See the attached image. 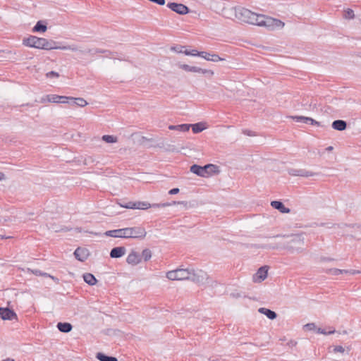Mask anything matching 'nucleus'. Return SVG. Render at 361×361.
Wrapping results in <instances>:
<instances>
[{"mask_svg":"<svg viewBox=\"0 0 361 361\" xmlns=\"http://www.w3.org/2000/svg\"><path fill=\"white\" fill-rule=\"evenodd\" d=\"M308 123H310L311 125H314L317 126H323L320 122L315 121L314 119L308 117Z\"/></svg>","mask_w":361,"mask_h":361,"instance_id":"44","label":"nucleus"},{"mask_svg":"<svg viewBox=\"0 0 361 361\" xmlns=\"http://www.w3.org/2000/svg\"><path fill=\"white\" fill-rule=\"evenodd\" d=\"M47 78H51V77L59 78V74L57 72L51 71L47 73Z\"/></svg>","mask_w":361,"mask_h":361,"instance_id":"45","label":"nucleus"},{"mask_svg":"<svg viewBox=\"0 0 361 361\" xmlns=\"http://www.w3.org/2000/svg\"><path fill=\"white\" fill-rule=\"evenodd\" d=\"M94 50L95 49H87L84 51H85V54H94Z\"/></svg>","mask_w":361,"mask_h":361,"instance_id":"50","label":"nucleus"},{"mask_svg":"<svg viewBox=\"0 0 361 361\" xmlns=\"http://www.w3.org/2000/svg\"><path fill=\"white\" fill-rule=\"evenodd\" d=\"M331 127L336 130L343 131L347 128V122L343 120H335L333 121Z\"/></svg>","mask_w":361,"mask_h":361,"instance_id":"22","label":"nucleus"},{"mask_svg":"<svg viewBox=\"0 0 361 361\" xmlns=\"http://www.w3.org/2000/svg\"><path fill=\"white\" fill-rule=\"evenodd\" d=\"M32 106L33 105L32 104H30V103H27V104H23L22 105H20V106Z\"/></svg>","mask_w":361,"mask_h":361,"instance_id":"52","label":"nucleus"},{"mask_svg":"<svg viewBox=\"0 0 361 361\" xmlns=\"http://www.w3.org/2000/svg\"><path fill=\"white\" fill-rule=\"evenodd\" d=\"M126 249L123 246L115 247L111 249L110 252V257L111 258H120L126 253Z\"/></svg>","mask_w":361,"mask_h":361,"instance_id":"20","label":"nucleus"},{"mask_svg":"<svg viewBox=\"0 0 361 361\" xmlns=\"http://www.w3.org/2000/svg\"><path fill=\"white\" fill-rule=\"evenodd\" d=\"M73 254L78 260L84 262L87 259L89 255V252L87 249L79 247L75 250Z\"/></svg>","mask_w":361,"mask_h":361,"instance_id":"14","label":"nucleus"},{"mask_svg":"<svg viewBox=\"0 0 361 361\" xmlns=\"http://www.w3.org/2000/svg\"><path fill=\"white\" fill-rule=\"evenodd\" d=\"M4 361H15V360H12V359H6V360H4Z\"/></svg>","mask_w":361,"mask_h":361,"instance_id":"56","label":"nucleus"},{"mask_svg":"<svg viewBox=\"0 0 361 361\" xmlns=\"http://www.w3.org/2000/svg\"><path fill=\"white\" fill-rule=\"evenodd\" d=\"M166 277L169 280H172V281L177 280V281H178L176 269L173 270V271H168L167 274H166Z\"/></svg>","mask_w":361,"mask_h":361,"instance_id":"38","label":"nucleus"},{"mask_svg":"<svg viewBox=\"0 0 361 361\" xmlns=\"http://www.w3.org/2000/svg\"><path fill=\"white\" fill-rule=\"evenodd\" d=\"M192 128V130L194 133H201L205 128L202 123H197L195 124H190Z\"/></svg>","mask_w":361,"mask_h":361,"instance_id":"32","label":"nucleus"},{"mask_svg":"<svg viewBox=\"0 0 361 361\" xmlns=\"http://www.w3.org/2000/svg\"><path fill=\"white\" fill-rule=\"evenodd\" d=\"M167 7L180 15H185L190 12V8L183 4L169 2L167 4Z\"/></svg>","mask_w":361,"mask_h":361,"instance_id":"10","label":"nucleus"},{"mask_svg":"<svg viewBox=\"0 0 361 361\" xmlns=\"http://www.w3.org/2000/svg\"><path fill=\"white\" fill-rule=\"evenodd\" d=\"M55 49H61V50H71L72 51H79L81 54H85V51L81 49L78 46L75 44L71 45H61V43L59 42H56V47Z\"/></svg>","mask_w":361,"mask_h":361,"instance_id":"15","label":"nucleus"},{"mask_svg":"<svg viewBox=\"0 0 361 361\" xmlns=\"http://www.w3.org/2000/svg\"><path fill=\"white\" fill-rule=\"evenodd\" d=\"M56 326L59 331L63 333H68L73 329L72 324L68 322H59Z\"/></svg>","mask_w":361,"mask_h":361,"instance_id":"26","label":"nucleus"},{"mask_svg":"<svg viewBox=\"0 0 361 361\" xmlns=\"http://www.w3.org/2000/svg\"><path fill=\"white\" fill-rule=\"evenodd\" d=\"M346 272H344L343 274H350L352 275L356 274H361V271L360 270H354V269H344Z\"/></svg>","mask_w":361,"mask_h":361,"instance_id":"46","label":"nucleus"},{"mask_svg":"<svg viewBox=\"0 0 361 361\" xmlns=\"http://www.w3.org/2000/svg\"><path fill=\"white\" fill-rule=\"evenodd\" d=\"M333 149V147L330 146L327 148V150H331Z\"/></svg>","mask_w":361,"mask_h":361,"instance_id":"57","label":"nucleus"},{"mask_svg":"<svg viewBox=\"0 0 361 361\" xmlns=\"http://www.w3.org/2000/svg\"><path fill=\"white\" fill-rule=\"evenodd\" d=\"M178 281L188 280L190 277V269H176Z\"/></svg>","mask_w":361,"mask_h":361,"instance_id":"23","label":"nucleus"},{"mask_svg":"<svg viewBox=\"0 0 361 361\" xmlns=\"http://www.w3.org/2000/svg\"><path fill=\"white\" fill-rule=\"evenodd\" d=\"M271 206L275 209L279 210L280 212L283 214H288L290 212V209L288 207H286L284 204L278 200H274L271 202Z\"/></svg>","mask_w":361,"mask_h":361,"instance_id":"18","label":"nucleus"},{"mask_svg":"<svg viewBox=\"0 0 361 361\" xmlns=\"http://www.w3.org/2000/svg\"><path fill=\"white\" fill-rule=\"evenodd\" d=\"M303 329L305 331H314L317 334H323L324 336H328L330 334H336V336H339L341 335H346L348 333L346 331H343L342 332L336 331L334 327L329 326L325 328L317 327L314 323H308L303 326Z\"/></svg>","mask_w":361,"mask_h":361,"instance_id":"5","label":"nucleus"},{"mask_svg":"<svg viewBox=\"0 0 361 361\" xmlns=\"http://www.w3.org/2000/svg\"><path fill=\"white\" fill-rule=\"evenodd\" d=\"M263 21L265 23V25H263L262 26H264V27H270L272 25L279 27V26L284 25V23H283L280 20L272 18L267 17L265 16H264V19H263Z\"/></svg>","mask_w":361,"mask_h":361,"instance_id":"19","label":"nucleus"},{"mask_svg":"<svg viewBox=\"0 0 361 361\" xmlns=\"http://www.w3.org/2000/svg\"><path fill=\"white\" fill-rule=\"evenodd\" d=\"M70 101H71L73 104L80 106V107H84L86 105H87V102L83 98H81V97H78V98L73 97V99H70Z\"/></svg>","mask_w":361,"mask_h":361,"instance_id":"33","label":"nucleus"},{"mask_svg":"<svg viewBox=\"0 0 361 361\" xmlns=\"http://www.w3.org/2000/svg\"><path fill=\"white\" fill-rule=\"evenodd\" d=\"M70 99H73L72 97L59 96L57 94H48L46 96V99L42 98V102H49L57 104H68Z\"/></svg>","mask_w":361,"mask_h":361,"instance_id":"7","label":"nucleus"},{"mask_svg":"<svg viewBox=\"0 0 361 361\" xmlns=\"http://www.w3.org/2000/svg\"><path fill=\"white\" fill-rule=\"evenodd\" d=\"M4 174L0 171V180H1L2 179H4Z\"/></svg>","mask_w":361,"mask_h":361,"instance_id":"55","label":"nucleus"},{"mask_svg":"<svg viewBox=\"0 0 361 361\" xmlns=\"http://www.w3.org/2000/svg\"><path fill=\"white\" fill-rule=\"evenodd\" d=\"M200 56L204 58L207 61L213 62H217L224 60V59L221 58L218 54H210L207 51H200Z\"/></svg>","mask_w":361,"mask_h":361,"instance_id":"17","label":"nucleus"},{"mask_svg":"<svg viewBox=\"0 0 361 361\" xmlns=\"http://www.w3.org/2000/svg\"><path fill=\"white\" fill-rule=\"evenodd\" d=\"M178 192H179V189L178 188H172L169 191V194H170V195H176V194H178Z\"/></svg>","mask_w":361,"mask_h":361,"instance_id":"47","label":"nucleus"},{"mask_svg":"<svg viewBox=\"0 0 361 361\" xmlns=\"http://www.w3.org/2000/svg\"><path fill=\"white\" fill-rule=\"evenodd\" d=\"M268 266H262L258 269L257 271L253 275V281L254 282H262L267 277L268 274Z\"/></svg>","mask_w":361,"mask_h":361,"instance_id":"11","label":"nucleus"},{"mask_svg":"<svg viewBox=\"0 0 361 361\" xmlns=\"http://www.w3.org/2000/svg\"><path fill=\"white\" fill-rule=\"evenodd\" d=\"M0 318L3 320H13L17 319L16 313L8 307H0Z\"/></svg>","mask_w":361,"mask_h":361,"instance_id":"12","label":"nucleus"},{"mask_svg":"<svg viewBox=\"0 0 361 361\" xmlns=\"http://www.w3.org/2000/svg\"><path fill=\"white\" fill-rule=\"evenodd\" d=\"M190 171L201 177H208L219 172V166L212 164H208L204 166L193 164L190 166Z\"/></svg>","mask_w":361,"mask_h":361,"instance_id":"4","label":"nucleus"},{"mask_svg":"<svg viewBox=\"0 0 361 361\" xmlns=\"http://www.w3.org/2000/svg\"><path fill=\"white\" fill-rule=\"evenodd\" d=\"M32 272L35 276H44V277H49L54 281H56V282L59 281V279L56 277L51 276L49 274H47L46 272H43L39 269H33V270H32Z\"/></svg>","mask_w":361,"mask_h":361,"instance_id":"31","label":"nucleus"},{"mask_svg":"<svg viewBox=\"0 0 361 361\" xmlns=\"http://www.w3.org/2000/svg\"><path fill=\"white\" fill-rule=\"evenodd\" d=\"M281 235H276L275 236H274V238H277V237H280Z\"/></svg>","mask_w":361,"mask_h":361,"instance_id":"58","label":"nucleus"},{"mask_svg":"<svg viewBox=\"0 0 361 361\" xmlns=\"http://www.w3.org/2000/svg\"><path fill=\"white\" fill-rule=\"evenodd\" d=\"M243 133L249 135V136H254L255 135V133L253 131L249 130H244Z\"/></svg>","mask_w":361,"mask_h":361,"instance_id":"48","label":"nucleus"},{"mask_svg":"<svg viewBox=\"0 0 361 361\" xmlns=\"http://www.w3.org/2000/svg\"><path fill=\"white\" fill-rule=\"evenodd\" d=\"M185 47L183 46H176V47H172L171 48V50L175 51L177 53H183L184 50L183 49Z\"/></svg>","mask_w":361,"mask_h":361,"instance_id":"42","label":"nucleus"},{"mask_svg":"<svg viewBox=\"0 0 361 361\" xmlns=\"http://www.w3.org/2000/svg\"><path fill=\"white\" fill-rule=\"evenodd\" d=\"M126 262L129 264L137 265L141 262L140 254L133 250L127 257Z\"/></svg>","mask_w":361,"mask_h":361,"instance_id":"16","label":"nucleus"},{"mask_svg":"<svg viewBox=\"0 0 361 361\" xmlns=\"http://www.w3.org/2000/svg\"><path fill=\"white\" fill-rule=\"evenodd\" d=\"M171 204L169 202L165 203H159V204H151V207L153 208H160V207H166L170 206Z\"/></svg>","mask_w":361,"mask_h":361,"instance_id":"41","label":"nucleus"},{"mask_svg":"<svg viewBox=\"0 0 361 361\" xmlns=\"http://www.w3.org/2000/svg\"><path fill=\"white\" fill-rule=\"evenodd\" d=\"M23 44L25 47L38 49L51 50L56 47V42L53 39H47L35 35H30L23 39Z\"/></svg>","mask_w":361,"mask_h":361,"instance_id":"3","label":"nucleus"},{"mask_svg":"<svg viewBox=\"0 0 361 361\" xmlns=\"http://www.w3.org/2000/svg\"><path fill=\"white\" fill-rule=\"evenodd\" d=\"M344 272H346L344 269H340L337 268L329 269L326 271V274L334 276H338L339 274H343Z\"/></svg>","mask_w":361,"mask_h":361,"instance_id":"34","label":"nucleus"},{"mask_svg":"<svg viewBox=\"0 0 361 361\" xmlns=\"http://www.w3.org/2000/svg\"><path fill=\"white\" fill-rule=\"evenodd\" d=\"M96 357L99 361H118L116 357L108 356L102 353H97Z\"/></svg>","mask_w":361,"mask_h":361,"instance_id":"30","label":"nucleus"},{"mask_svg":"<svg viewBox=\"0 0 361 361\" xmlns=\"http://www.w3.org/2000/svg\"><path fill=\"white\" fill-rule=\"evenodd\" d=\"M288 172L289 175L293 176L310 177L317 175L316 173L305 169H290Z\"/></svg>","mask_w":361,"mask_h":361,"instance_id":"13","label":"nucleus"},{"mask_svg":"<svg viewBox=\"0 0 361 361\" xmlns=\"http://www.w3.org/2000/svg\"><path fill=\"white\" fill-rule=\"evenodd\" d=\"M345 17L348 18H354V17H355L354 11L352 9L348 8L345 11Z\"/></svg>","mask_w":361,"mask_h":361,"instance_id":"43","label":"nucleus"},{"mask_svg":"<svg viewBox=\"0 0 361 361\" xmlns=\"http://www.w3.org/2000/svg\"><path fill=\"white\" fill-rule=\"evenodd\" d=\"M83 279L85 283L90 286L95 285L97 283V280L95 276L90 273H85L83 274Z\"/></svg>","mask_w":361,"mask_h":361,"instance_id":"29","label":"nucleus"},{"mask_svg":"<svg viewBox=\"0 0 361 361\" xmlns=\"http://www.w3.org/2000/svg\"><path fill=\"white\" fill-rule=\"evenodd\" d=\"M10 237H7L6 235H0V239H7V238H9Z\"/></svg>","mask_w":361,"mask_h":361,"instance_id":"54","label":"nucleus"},{"mask_svg":"<svg viewBox=\"0 0 361 361\" xmlns=\"http://www.w3.org/2000/svg\"><path fill=\"white\" fill-rule=\"evenodd\" d=\"M334 259L331 257H321V261H322V262H331V261H334Z\"/></svg>","mask_w":361,"mask_h":361,"instance_id":"51","label":"nucleus"},{"mask_svg":"<svg viewBox=\"0 0 361 361\" xmlns=\"http://www.w3.org/2000/svg\"><path fill=\"white\" fill-rule=\"evenodd\" d=\"M113 332H114V335H115V336H117L118 337L123 336V332H121L119 330H113Z\"/></svg>","mask_w":361,"mask_h":361,"instance_id":"49","label":"nucleus"},{"mask_svg":"<svg viewBox=\"0 0 361 361\" xmlns=\"http://www.w3.org/2000/svg\"><path fill=\"white\" fill-rule=\"evenodd\" d=\"M290 118L296 121V122H302L305 123H308V117L303 116H292Z\"/></svg>","mask_w":361,"mask_h":361,"instance_id":"37","label":"nucleus"},{"mask_svg":"<svg viewBox=\"0 0 361 361\" xmlns=\"http://www.w3.org/2000/svg\"><path fill=\"white\" fill-rule=\"evenodd\" d=\"M183 54H185L187 56H200V51H198L196 49H192L191 51H188V50L185 49V50H184Z\"/></svg>","mask_w":361,"mask_h":361,"instance_id":"40","label":"nucleus"},{"mask_svg":"<svg viewBox=\"0 0 361 361\" xmlns=\"http://www.w3.org/2000/svg\"><path fill=\"white\" fill-rule=\"evenodd\" d=\"M257 248H262V249H278L279 247L277 245H271V244H264V245H259L256 246Z\"/></svg>","mask_w":361,"mask_h":361,"instance_id":"39","label":"nucleus"},{"mask_svg":"<svg viewBox=\"0 0 361 361\" xmlns=\"http://www.w3.org/2000/svg\"><path fill=\"white\" fill-rule=\"evenodd\" d=\"M47 30V23L42 20L37 22L35 25L32 28L33 32H45Z\"/></svg>","mask_w":361,"mask_h":361,"instance_id":"24","label":"nucleus"},{"mask_svg":"<svg viewBox=\"0 0 361 361\" xmlns=\"http://www.w3.org/2000/svg\"><path fill=\"white\" fill-rule=\"evenodd\" d=\"M106 236L123 238L143 239L147 235L145 228L142 226L127 227L106 231Z\"/></svg>","mask_w":361,"mask_h":361,"instance_id":"1","label":"nucleus"},{"mask_svg":"<svg viewBox=\"0 0 361 361\" xmlns=\"http://www.w3.org/2000/svg\"><path fill=\"white\" fill-rule=\"evenodd\" d=\"M331 349H332V350H331V351H332L335 353H339L341 354H344V353L348 354L349 352L350 351V346L336 345V346L331 347Z\"/></svg>","mask_w":361,"mask_h":361,"instance_id":"28","label":"nucleus"},{"mask_svg":"<svg viewBox=\"0 0 361 361\" xmlns=\"http://www.w3.org/2000/svg\"><path fill=\"white\" fill-rule=\"evenodd\" d=\"M179 68L187 71V72L199 73L206 75L207 76H208L209 78L214 75V72L212 70L203 69V68H199L197 66H189L188 64H180Z\"/></svg>","mask_w":361,"mask_h":361,"instance_id":"6","label":"nucleus"},{"mask_svg":"<svg viewBox=\"0 0 361 361\" xmlns=\"http://www.w3.org/2000/svg\"><path fill=\"white\" fill-rule=\"evenodd\" d=\"M121 207L133 209H147L151 208V204L147 202H128L125 204L120 203Z\"/></svg>","mask_w":361,"mask_h":361,"instance_id":"8","label":"nucleus"},{"mask_svg":"<svg viewBox=\"0 0 361 361\" xmlns=\"http://www.w3.org/2000/svg\"><path fill=\"white\" fill-rule=\"evenodd\" d=\"M94 53L104 54L106 57H109L111 59H117L120 61L122 60L121 58L117 57V52L111 51L110 50L95 48Z\"/></svg>","mask_w":361,"mask_h":361,"instance_id":"21","label":"nucleus"},{"mask_svg":"<svg viewBox=\"0 0 361 361\" xmlns=\"http://www.w3.org/2000/svg\"><path fill=\"white\" fill-rule=\"evenodd\" d=\"M190 128V124L170 125L169 129L171 130H178L180 132H187Z\"/></svg>","mask_w":361,"mask_h":361,"instance_id":"27","label":"nucleus"},{"mask_svg":"<svg viewBox=\"0 0 361 361\" xmlns=\"http://www.w3.org/2000/svg\"><path fill=\"white\" fill-rule=\"evenodd\" d=\"M287 249L290 251L291 253L294 252V248L293 247H288Z\"/></svg>","mask_w":361,"mask_h":361,"instance_id":"53","label":"nucleus"},{"mask_svg":"<svg viewBox=\"0 0 361 361\" xmlns=\"http://www.w3.org/2000/svg\"><path fill=\"white\" fill-rule=\"evenodd\" d=\"M258 311L261 314L266 315L269 319L273 320L277 317V314L274 311H273L270 309H267L265 307H260L258 310Z\"/></svg>","mask_w":361,"mask_h":361,"instance_id":"25","label":"nucleus"},{"mask_svg":"<svg viewBox=\"0 0 361 361\" xmlns=\"http://www.w3.org/2000/svg\"><path fill=\"white\" fill-rule=\"evenodd\" d=\"M207 278L206 272L202 270L195 271L194 269H190V277L188 280H191L192 281L200 284L204 283Z\"/></svg>","mask_w":361,"mask_h":361,"instance_id":"9","label":"nucleus"},{"mask_svg":"<svg viewBox=\"0 0 361 361\" xmlns=\"http://www.w3.org/2000/svg\"><path fill=\"white\" fill-rule=\"evenodd\" d=\"M233 10L235 17L240 21L258 26L265 25V23L263 21L264 15L257 14L242 6L233 7Z\"/></svg>","mask_w":361,"mask_h":361,"instance_id":"2","label":"nucleus"},{"mask_svg":"<svg viewBox=\"0 0 361 361\" xmlns=\"http://www.w3.org/2000/svg\"><path fill=\"white\" fill-rule=\"evenodd\" d=\"M140 257L141 258L142 257L144 259L145 262L149 260L152 257L151 250L148 248L144 249L142 252V256Z\"/></svg>","mask_w":361,"mask_h":361,"instance_id":"36","label":"nucleus"},{"mask_svg":"<svg viewBox=\"0 0 361 361\" xmlns=\"http://www.w3.org/2000/svg\"><path fill=\"white\" fill-rule=\"evenodd\" d=\"M102 140L107 143H115L118 139L116 136L110 135H104L102 137Z\"/></svg>","mask_w":361,"mask_h":361,"instance_id":"35","label":"nucleus"}]
</instances>
